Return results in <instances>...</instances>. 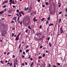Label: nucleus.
<instances>
[{"label": "nucleus", "instance_id": "obj_1", "mask_svg": "<svg viewBox=\"0 0 67 67\" xmlns=\"http://www.w3.org/2000/svg\"><path fill=\"white\" fill-rule=\"evenodd\" d=\"M23 15H24V12L23 11H21L20 12H19V14L20 15V16H22V15L21 14V13Z\"/></svg>", "mask_w": 67, "mask_h": 67}, {"label": "nucleus", "instance_id": "obj_2", "mask_svg": "<svg viewBox=\"0 0 67 67\" xmlns=\"http://www.w3.org/2000/svg\"><path fill=\"white\" fill-rule=\"evenodd\" d=\"M20 34H21L19 33V35H17L16 38L15 39L16 41H18V40H19V36L20 35Z\"/></svg>", "mask_w": 67, "mask_h": 67}, {"label": "nucleus", "instance_id": "obj_3", "mask_svg": "<svg viewBox=\"0 0 67 67\" xmlns=\"http://www.w3.org/2000/svg\"><path fill=\"white\" fill-rule=\"evenodd\" d=\"M60 31L61 34H62V33H64V31L63 30V29H62V27H61V28H60Z\"/></svg>", "mask_w": 67, "mask_h": 67}, {"label": "nucleus", "instance_id": "obj_4", "mask_svg": "<svg viewBox=\"0 0 67 67\" xmlns=\"http://www.w3.org/2000/svg\"><path fill=\"white\" fill-rule=\"evenodd\" d=\"M12 11V9H10V8H9V10H7V12L10 13H11Z\"/></svg>", "mask_w": 67, "mask_h": 67}, {"label": "nucleus", "instance_id": "obj_5", "mask_svg": "<svg viewBox=\"0 0 67 67\" xmlns=\"http://www.w3.org/2000/svg\"><path fill=\"white\" fill-rule=\"evenodd\" d=\"M7 34V33L4 32V31H3L2 32V36H4L5 35V34Z\"/></svg>", "mask_w": 67, "mask_h": 67}, {"label": "nucleus", "instance_id": "obj_6", "mask_svg": "<svg viewBox=\"0 0 67 67\" xmlns=\"http://www.w3.org/2000/svg\"><path fill=\"white\" fill-rule=\"evenodd\" d=\"M16 15L18 16V18L17 19V21H19V19H20V16L19 15V14H16Z\"/></svg>", "mask_w": 67, "mask_h": 67}, {"label": "nucleus", "instance_id": "obj_7", "mask_svg": "<svg viewBox=\"0 0 67 67\" xmlns=\"http://www.w3.org/2000/svg\"><path fill=\"white\" fill-rule=\"evenodd\" d=\"M37 36H40V35H42V33H38L36 34H35Z\"/></svg>", "mask_w": 67, "mask_h": 67}, {"label": "nucleus", "instance_id": "obj_8", "mask_svg": "<svg viewBox=\"0 0 67 67\" xmlns=\"http://www.w3.org/2000/svg\"><path fill=\"white\" fill-rule=\"evenodd\" d=\"M36 19V18L35 17H34L33 19V21L34 22H35V21H37V20H38V19Z\"/></svg>", "mask_w": 67, "mask_h": 67}, {"label": "nucleus", "instance_id": "obj_9", "mask_svg": "<svg viewBox=\"0 0 67 67\" xmlns=\"http://www.w3.org/2000/svg\"><path fill=\"white\" fill-rule=\"evenodd\" d=\"M13 19L14 20H16V17L15 16L14 17Z\"/></svg>", "mask_w": 67, "mask_h": 67}, {"label": "nucleus", "instance_id": "obj_10", "mask_svg": "<svg viewBox=\"0 0 67 67\" xmlns=\"http://www.w3.org/2000/svg\"><path fill=\"white\" fill-rule=\"evenodd\" d=\"M4 12V11L3 10H2V12H0V14H1L3 13Z\"/></svg>", "mask_w": 67, "mask_h": 67}, {"label": "nucleus", "instance_id": "obj_11", "mask_svg": "<svg viewBox=\"0 0 67 67\" xmlns=\"http://www.w3.org/2000/svg\"><path fill=\"white\" fill-rule=\"evenodd\" d=\"M53 24H50L49 25V26H53Z\"/></svg>", "mask_w": 67, "mask_h": 67}, {"label": "nucleus", "instance_id": "obj_12", "mask_svg": "<svg viewBox=\"0 0 67 67\" xmlns=\"http://www.w3.org/2000/svg\"><path fill=\"white\" fill-rule=\"evenodd\" d=\"M33 63H32L30 65V67H32L33 66Z\"/></svg>", "mask_w": 67, "mask_h": 67}, {"label": "nucleus", "instance_id": "obj_13", "mask_svg": "<svg viewBox=\"0 0 67 67\" xmlns=\"http://www.w3.org/2000/svg\"><path fill=\"white\" fill-rule=\"evenodd\" d=\"M47 19L48 21H49V20H50V16H49H49H48V17L47 18Z\"/></svg>", "mask_w": 67, "mask_h": 67}, {"label": "nucleus", "instance_id": "obj_14", "mask_svg": "<svg viewBox=\"0 0 67 67\" xmlns=\"http://www.w3.org/2000/svg\"><path fill=\"white\" fill-rule=\"evenodd\" d=\"M59 23H60V22H61V20H62V19H60L59 20Z\"/></svg>", "mask_w": 67, "mask_h": 67}, {"label": "nucleus", "instance_id": "obj_15", "mask_svg": "<svg viewBox=\"0 0 67 67\" xmlns=\"http://www.w3.org/2000/svg\"><path fill=\"white\" fill-rule=\"evenodd\" d=\"M12 4H14V0H13L12 1Z\"/></svg>", "mask_w": 67, "mask_h": 67}, {"label": "nucleus", "instance_id": "obj_16", "mask_svg": "<svg viewBox=\"0 0 67 67\" xmlns=\"http://www.w3.org/2000/svg\"><path fill=\"white\" fill-rule=\"evenodd\" d=\"M49 45L50 46V47H52V44H51L50 42H49Z\"/></svg>", "mask_w": 67, "mask_h": 67}, {"label": "nucleus", "instance_id": "obj_17", "mask_svg": "<svg viewBox=\"0 0 67 67\" xmlns=\"http://www.w3.org/2000/svg\"><path fill=\"white\" fill-rule=\"evenodd\" d=\"M28 29H27L26 31H25V32L26 33H28Z\"/></svg>", "mask_w": 67, "mask_h": 67}, {"label": "nucleus", "instance_id": "obj_18", "mask_svg": "<svg viewBox=\"0 0 67 67\" xmlns=\"http://www.w3.org/2000/svg\"><path fill=\"white\" fill-rule=\"evenodd\" d=\"M42 25H40L39 27L40 29H42Z\"/></svg>", "mask_w": 67, "mask_h": 67}, {"label": "nucleus", "instance_id": "obj_19", "mask_svg": "<svg viewBox=\"0 0 67 67\" xmlns=\"http://www.w3.org/2000/svg\"><path fill=\"white\" fill-rule=\"evenodd\" d=\"M45 53H44V54H43V55L42 56V57H45Z\"/></svg>", "mask_w": 67, "mask_h": 67}, {"label": "nucleus", "instance_id": "obj_20", "mask_svg": "<svg viewBox=\"0 0 67 67\" xmlns=\"http://www.w3.org/2000/svg\"><path fill=\"white\" fill-rule=\"evenodd\" d=\"M44 20V18H43L41 19V21H43Z\"/></svg>", "mask_w": 67, "mask_h": 67}, {"label": "nucleus", "instance_id": "obj_21", "mask_svg": "<svg viewBox=\"0 0 67 67\" xmlns=\"http://www.w3.org/2000/svg\"><path fill=\"white\" fill-rule=\"evenodd\" d=\"M46 4L47 5H48V3L47 2H46Z\"/></svg>", "mask_w": 67, "mask_h": 67}, {"label": "nucleus", "instance_id": "obj_22", "mask_svg": "<svg viewBox=\"0 0 67 67\" xmlns=\"http://www.w3.org/2000/svg\"><path fill=\"white\" fill-rule=\"evenodd\" d=\"M38 58H39V59H41V58H42V57L41 56H40V57H38Z\"/></svg>", "mask_w": 67, "mask_h": 67}, {"label": "nucleus", "instance_id": "obj_23", "mask_svg": "<svg viewBox=\"0 0 67 67\" xmlns=\"http://www.w3.org/2000/svg\"><path fill=\"white\" fill-rule=\"evenodd\" d=\"M1 63H2V64H3V61L2 60L1 61Z\"/></svg>", "mask_w": 67, "mask_h": 67}, {"label": "nucleus", "instance_id": "obj_24", "mask_svg": "<svg viewBox=\"0 0 67 67\" xmlns=\"http://www.w3.org/2000/svg\"><path fill=\"white\" fill-rule=\"evenodd\" d=\"M28 27L29 29H30V30H31V27L30 26H28Z\"/></svg>", "mask_w": 67, "mask_h": 67}, {"label": "nucleus", "instance_id": "obj_25", "mask_svg": "<svg viewBox=\"0 0 67 67\" xmlns=\"http://www.w3.org/2000/svg\"><path fill=\"white\" fill-rule=\"evenodd\" d=\"M29 47V46L27 45V46H26L25 48H28Z\"/></svg>", "mask_w": 67, "mask_h": 67}, {"label": "nucleus", "instance_id": "obj_26", "mask_svg": "<svg viewBox=\"0 0 67 67\" xmlns=\"http://www.w3.org/2000/svg\"><path fill=\"white\" fill-rule=\"evenodd\" d=\"M31 57V55H29L28 57V58H29V59H30Z\"/></svg>", "mask_w": 67, "mask_h": 67}, {"label": "nucleus", "instance_id": "obj_27", "mask_svg": "<svg viewBox=\"0 0 67 67\" xmlns=\"http://www.w3.org/2000/svg\"><path fill=\"white\" fill-rule=\"evenodd\" d=\"M16 12H17L18 13H19V10L17 9L16 10Z\"/></svg>", "mask_w": 67, "mask_h": 67}, {"label": "nucleus", "instance_id": "obj_28", "mask_svg": "<svg viewBox=\"0 0 67 67\" xmlns=\"http://www.w3.org/2000/svg\"><path fill=\"white\" fill-rule=\"evenodd\" d=\"M15 56L14 55H13L12 58H15Z\"/></svg>", "mask_w": 67, "mask_h": 67}, {"label": "nucleus", "instance_id": "obj_29", "mask_svg": "<svg viewBox=\"0 0 67 67\" xmlns=\"http://www.w3.org/2000/svg\"><path fill=\"white\" fill-rule=\"evenodd\" d=\"M27 8H25H25L24 9V10H25V11H26V10H27Z\"/></svg>", "mask_w": 67, "mask_h": 67}, {"label": "nucleus", "instance_id": "obj_30", "mask_svg": "<svg viewBox=\"0 0 67 67\" xmlns=\"http://www.w3.org/2000/svg\"><path fill=\"white\" fill-rule=\"evenodd\" d=\"M22 21H20V25H22Z\"/></svg>", "mask_w": 67, "mask_h": 67}, {"label": "nucleus", "instance_id": "obj_31", "mask_svg": "<svg viewBox=\"0 0 67 67\" xmlns=\"http://www.w3.org/2000/svg\"><path fill=\"white\" fill-rule=\"evenodd\" d=\"M48 22H49L48 21V20L47 21L46 24H47H47H48Z\"/></svg>", "mask_w": 67, "mask_h": 67}, {"label": "nucleus", "instance_id": "obj_32", "mask_svg": "<svg viewBox=\"0 0 67 67\" xmlns=\"http://www.w3.org/2000/svg\"><path fill=\"white\" fill-rule=\"evenodd\" d=\"M48 66H49V67H51V64H49V63L48 64Z\"/></svg>", "mask_w": 67, "mask_h": 67}, {"label": "nucleus", "instance_id": "obj_33", "mask_svg": "<svg viewBox=\"0 0 67 67\" xmlns=\"http://www.w3.org/2000/svg\"><path fill=\"white\" fill-rule=\"evenodd\" d=\"M29 49L27 50L26 51V52L27 53V52H29Z\"/></svg>", "mask_w": 67, "mask_h": 67}, {"label": "nucleus", "instance_id": "obj_34", "mask_svg": "<svg viewBox=\"0 0 67 67\" xmlns=\"http://www.w3.org/2000/svg\"><path fill=\"white\" fill-rule=\"evenodd\" d=\"M38 40H39V41H41V40H42V39H41V38H39L38 39Z\"/></svg>", "mask_w": 67, "mask_h": 67}, {"label": "nucleus", "instance_id": "obj_35", "mask_svg": "<svg viewBox=\"0 0 67 67\" xmlns=\"http://www.w3.org/2000/svg\"><path fill=\"white\" fill-rule=\"evenodd\" d=\"M14 33H12V37H13L14 36Z\"/></svg>", "mask_w": 67, "mask_h": 67}, {"label": "nucleus", "instance_id": "obj_36", "mask_svg": "<svg viewBox=\"0 0 67 67\" xmlns=\"http://www.w3.org/2000/svg\"><path fill=\"white\" fill-rule=\"evenodd\" d=\"M12 63H11L10 64H9V65L10 66H12Z\"/></svg>", "mask_w": 67, "mask_h": 67}, {"label": "nucleus", "instance_id": "obj_37", "mask_svg": "<svg viewBox=\"0 0 67 67\" xmlns=\"http://www.w3.org/2000/svg\"><path fill=\"white\" fill-rule=\"evenodd\" d=\"M6 7H7V6L6 5H4V6H3V8H5Z\"/></svg>", "mask_w": 67, "mask_h": 67}, {"label": "nucleus", "instance_id": "obj_38", "mask_svg": "<svg viewBox=\"0 0 67 67\" xmlns=\"http://www.w3.org/2000/svg\"><path fill=\"white\" fill-rule=\"evenodd\" d=\"M42 47H43V46H42V45H41V46L40 47V48H42Z\"/></svg>", "mask_w": 67, "mask_h": 67}, {"label": "nucleus", "instance_id": "obj_39", "mask_svg": "<svg viewBox=\"0 0 67 67\" xmlns=\"http://www.w3.org/2000/svg\"><path fill=\"white\" fill-rule=\"evenodd\" d=\"M24 57H25V56L22 55V58H24Z\"/></svg>", "mask_w": 67, "mask_h": 67}, {"label": "nucleus", "instance_id": "obj_40", "mask_svg": "<svg viewBox=\"0 0 67 67\" xmlns=\"http://www.w3.org/2000/svg\"><path fill=\"white\" fill-rule=\"evenodd\" d=\"M5 3H7L8 2V1H5L4 2Z\"/></svg>", "mask_w": 67, "mask_h": 67}, {"label": "nucleus", "instance_id": "obj_41", "mask_svg": "<svg viewBox=\"0 0 67 67\" xmlns=\"http://www.w3.org/2000/svg\"><path fill=\"white\" fill-rule=\"evenodd\" d=\"M21 44H20V45H19V48H20V47H21Z\"/></svg>", "mask_w": 67, "mask_h": 67}, {"label": "nucleus", "instance_id": "obj_42", "mask_svg": "<svg viewBox=\"0 0 67 67\" xmlns=\"http://www.w3.org/2000/svg\"><path fill=\"white\" fill-rule=\"evenodd\" d=\"M30 60H33V58H31L30 59Z\"/></svg>", "mask_w": 67, "mask_h": 67}, {"label": "nucleus", "instance_id": "obj_43", "mask_svg": "<svg viewBox=\"0 0 67 67\" xmlns=\"http://www.w3.org/2000/svg\"><path fill=\"white\" fill-rule=\"evenodd\" d=\"M44 36H43V37L40 38L41 40H42V39H43V38H44Z\"/></svg>", "mask_w": 67, "mask_h": 67}, {"label": "nucleus", "instance_id": "obj_44", "mask_svg": "<svg viewBox=\"0 0 67 67\" xmlns=\"http://www.w3.org/2000/svg\"><path fill=\"white\" fill-rule=\"evenodd\" d=\"M23 54H24V55H25V52H23Z\"/></svg>", "mask_w": 67, "mask_h": 67}, {"label": "nucleus", "instance_id": "obj_45", "mask_svg": "<svg viewBox=\"0 0 67 67\" xmlns=\"http://www.w3.org/2000/svg\"><path fill=\"white\" fill-rule=\"evenodd\" d=\"M4 11H6L7 10V8H5V9H4Z\"/></svg>", "mask_w": 67, "mask_h": 67}, {"label": "nucleus", "instance_id": "obj_46", "mask_svg": "<svg viewBox=\"0 0 67 67\" xmlns=\"http://www.w3.org/2000/svg\"><path fill=\"white\" fill-rule=\"evenodd\" d=\"M25 64L26 65H27V62H25Z\"/></svg>", "mask_w": 67, "mask_h": 67}, {"label": "nucleus", "instance_id": "obj_47", "mask_svg": "<svg viewBox=\"0 0 67 67\" xmlns=\"http://www.w3.org/2000/svg\"><path fill=\"white\" fill-rule=\"evenodd\" d=\"M62 12H60L59 13V14H62Z\"/></svg>", "mask_w": 67, "mask_h": 67}, {"label": "nucleus", "instance_id": "obj_48", "mask_svg": "<svg viewBox=\"0 0 67 67\" xmlns=\"http://www.w3.org/2000/svg\"><path fill=\"white\" fill-rule=\"evenodd\" d=\"M12 2H10L9 3L10 4V5H12Z\"/></svg>", "mask_w": 67, "mask_h": 67}, {"label": "nucleus", "instance_id": "obj_49", "mask_svg": "<svg viewBox=\"0 0 67 67\" xmlns=\"http://www.w3.org/2000/svg\"><path fill=\"white\" fill-rule=\"evenodd\" d=\"M42 7H43V8H44V7H45V5H43L42 4Z\"/></svg>", "mask_w": 67, "mask_h": 67}, {"label": "nucleus", "instance_id": "obj_50", "mask_svg": "<svg viewBox=\"0 0 67 67\" xmlns=\"http://www.w3.org/2000/svg\"><path fill=\"white\" fill-rule=\"evenodd\" d=\"M22 52V50L20 49V53H21V52Z\"/></svg>", "mask_w": 67, "mask_h": 67}, {"label": "nucleus", "instance_id": "obj_51", "mask_svg": "<svg viewBox=\"0 0 67 67\" xmlns=\"http://www.w3.org/2000/svg\"><path fill=\"white\" fill-rule=\"evenodd\" d=\"M15 61L16 63H17V62H18V60H17V59H16L15 60Z\"/></svg>", "mask_w": 67, "mask_h": 67}, {"label": "nucleus", "instance_id": "obj_52", "mask_svg": "<svg viewBox=\"0 0 67 67\" xmlns=\"http://www.w3.org/2000/svg\"><path fill=\"white\" fill-rule=\"evenodd\" d=\"M4 3H5V2H4L2 3V5H3V4H4Z\"/></svg>", "mask_w": 67, "mask_h": 67}, {"label": "nucleus", "instance_id": "obj_53", "mask_svg": "<svg viewBox=\"0 0 67 67\" xmlns=\"http://www.w3.org/2000/svg\"><path fill=\"white\" fill-rule=\"evenodd\" d=\"M9 54H10V52H8L7 54V55H9Z\"/></svg>", "mask_w": 67, "mask_h": 67}, {"label": "nucleus", "instance_id": "obj_54", "mask_svg": "<svg viewBox=\"0 0 67 67\" xmlns=\"http://www.w3.org/2000/svg\"><path fill=\"white\" fill-rule=\"evenodd\" d=\"M12 0H10L9 1V2H12Z\"/></svg>", "mask_w": 67, "mask_h": 67}, {"label": "nucleus", "instance_id": "obj_55", "mask_svg": "<svg viewBox=\"0 0 67 67\" xmlns=\"http://www.w3.org/2000/svg\"><path fill=\"white\" fill-rule=\"evenodd\" d=\"M12 29L13 30H15V28L13 27L12 28Z\"/></svg>", "mask_w": 67, "mask_h": 67}, {"label": "nucleus", "instance_id": "obj_56", "mask_svg": "<svg viewBox=\"0 0 67 67\" xmlns=\"http://www.w3.org/2000/svg\"><path fill=\"white\" fill-rule=\"evenodd\" d=\"M57 65H58L59 66V65H60V63H57Z\"/></svg>", "mask_w": 67, "mask_h": 67}, {"label": "nucleus", "instance_id": "obj_57", "mask_svg": "<svg viewBox=\"0 0 67 67\" xmlns=\"http://www.w3.org/2000/svg\"><path fill=\"white\" fill-rule=\"evenodd\" d=\"M50 37H49L48 38H47V40H49Z\"/></svg>", "mask_w": 67, "mask_h": 67}, {"label": "nucleus", "instance_id": "obj_58", "mask_svg": "<svg viewBox=\"0 0 67 67\" xmlns=\"http://www.w3.org/2000/svg\"><path fill=\"white\" fill-rule=\"evenodd\" d=\"M37 1L38 2H40V0H37Z\"/></svg>", "mask_w": 67, "mask_h": 67}, {"label": "nucleus", "instance_id": "obj_59", "mask_svg": "<svg viewBox=\"0 0 67 67\" xmlns=\"http://www.w3.org/2000/svg\"><path fill=\"white\" fill-rule=\"evenodd\" d=\"M61 4H60L59 5L58 7L59 8H60V5H61Z\"/></svg>", "mask_w": 67, "mask_h": 67}, {"label": "nucleus", "instance_id": "obj_60", "mask_svg": "<svg viewBox=\"0 0 67 67\" xmlns=\"http://www.w3.org/2000/svg\"><path fill=\"white\" fill-rule=\"evenodd\" d=\"M65 16L66 17H67V15L66 14L65 15Z\"/></svg>", "mask_w": 67, "mask_h": 67}, {"label": "nucleus", "instance_id": "obj_61", "mask_svg": "<svg viewBox=\"0 0 67 67\" xmlns=\"http://www.w3.org/2000/svg\"><path fill=\"white\" fill-rule=\"evenodd\" d=\"M22 65L23 66L24 65V63H22Z\"/></svg>", "mask_w": 67, "mask_h": 67}, {"label": "nucleus", "instance_id": "obj_62", "mask_svg": "<svg viewBox=\"0 0 67 67\" xmlns=\"http://www.w3.org/2000/svg\"><path fill=\"white\" fill-rule=\"evenodd\" d=\"M11 23H14V21H12L11 22Z\"/></svg>", "mask_w": 67, "mask_h": 67}, {"label": "nucleus", "instance_id": "obj_63", "mask_svg": "<svg viewBox=\"0 0 67 67\" xmlns=\"http://www.w3.org/2000/svg\"><path fill=\"white\" fill-rule=\"evenodd\" d=\"M56 67V66L55 65H53V67Z\"/></svg>", "mask_w": 67, "mask_h": 67}, {"label": "nucleus", "instance_id": "obj_64", "mask_svg": "<svg viewBox=\"0 0 67 67\" xmlns=\"http://www.w3.org/2000/svg\"><path fill=\"white\" fill-rule=\"evenodd\" d=\"M65 11H66V12H67V8H66V9L65 10Z\"/></svg>", "mask_w": 67, "mask_h": 67}]
</instances>
